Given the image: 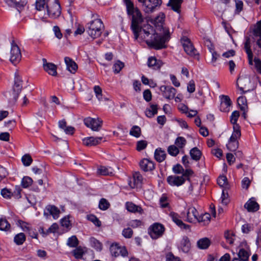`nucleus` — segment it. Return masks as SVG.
<instances>
[{
	"label": "nucleus",
	"mask_w": 261,
	"mask_h": 261,
	"mask_svg": "<svg viewBox=\"0 0 261 261\" xmlns=\"http://www.w3.org/2000/svg\"><path fill=\"white\" fill-rule=\"evenodd\" d=\"M124 3L127 14L132 17L131 28L135 39L139 37L145 39L149 37L153 32V28L148 23L141 25L143 22V17L139 9L135 7L134 3L130 0H123Z\"/></svg>",
	"instance_id": "f257e3e1"
},
{
	"label": "nucleus",
	"mask_w": 261,
	"mask_h": 261,
	"mask_svg": "<svg viewBox=\"0 0 261 261\" xmlns=\"http://www.w3.org/2000/svg\"><path fill=\"white\" fill-rule=\"evenodd\" d=\"M165 17V14L161 12L154 18L147 20L154 25L155 30L153 29L150 34L151 39L147 41V43L157 49L165 47V43L170 38L169 29L164 27Z\"/></svg>",
	"instance_id": "f03ea898"
},
{
	"label": "nucleus",
	"mask_w": 261,
	"mask_h": 261,
	"mask_svg": "<svg viewBox=\"0 0 261 261\" xmlns=\"http://www.w3.org/2000/svg\"><path fill=\"white\" fill-rule=\"evenodd\" d=\"M85 16L92 19L86 25L87 33L89 36L92 39L100 36L104 29V25L98 16L91 11L87 10L85 13Z\"/></svg>",
	"instance_id": "7ed1b4c3"
},
{
	"label": "nucleus",
	"mask_w": 261,
	"mask_h": 261,
	"mask_svg": "<svg viewBox=\"0 0 261 261\" xmlns=\"http://www.w3.org/2000/svg\"><path fill=\"white\" fill-rule=\"evenodd\" d=\"M244 48L248 56L249 64L253 65L254 62L255 67L257 71L261 73V60L257 58H255L254 60H253V54L250 49V40L249 38H246L244 43Z\"/></svg>",
	"instance_id": "20e7f679"
},
{
	"label": "nucleus",
	"mask_w": 261,
	"mask_h": 261,
	"mask_svg": "<svg viewBox=\"0 0 261 261\" xmlns=\"http://www.w3.org/2000/svg\"><path fill=\"white\" fill-rule=\"evenodd\" d=\"M141 4L143 10L146 13L155 11L162 4V0H138Z\"/></svg>",
	"instance_id": "39448f33"
},
{
	"label": "nucleus",
	"mask_w": 261,
	"mask_h": 261,
	"mask_svg": "<svg viewBox=\"0 0 261 261\" xmlns=\"http://www.w3.org/2000/svg\"><path fill=\"white\" fill-rule=\"evenodd\" d=\"M241 135L240 128L236 126L228 142L226 144V147L229 150L234 151L238 148L239 146L238 139L240 138Z\"/></svg>",
	"instance_id": "423d86ee"
},
{
	"label": "nucleus",
	"mask_w": 261,
	"mask_h": 261,
	"mask_svg": "<svg viewBox=\"0 0 261 261\" xmlns=\"http://www.w3.org/2000/svg\"><path fill=\"white\" fill-rule=\"evenodd\" d=\"M85 125L92 130L98 132L101 128L102 120L98 117L92 118L88 117L84 120Z\"/></svg>",
	"instance_id": "0eeeda50"
},
{
	"label": "nucleus",
	"mask_w": 261,
	"mask_h": 261,
	"mask_svg": "<svg viewBox=\"0 0 261 261\" xmlns=\"http://www.w3.org/2000/svg\"><path fill=\"white\" fill-rule=\"evenodd\" d=\"M237 86L241 93L249 91L252 89L250 78L247 75H241L239 77Z\"/></svg>",
	"instance_id": "6e6552de"
},
{
	"label": "nucleus",
	"mask_w": 261,
	"mask_h": 261,
	"mask_svg": "<svg viewBox=\"0 0 261 261\" xmlns=\"http://www.w3.org/2000/svg\"><path fill=\"white\" fill-rule=\"evenodd\" d=\"M21 58V54L19 47L13 40L11 42L10 60L13 65H16L20 61Z\"/></svg>",
	"instance_id": "1a4fd4ad"
},
{
	"label": "nucleus",
	"mask_w": 261,
	"mask_h": 261,
	"mask_svg": "<svg viewBox=\"0 0 261 261\" xmlns=\"http://www.w3.org/2000/svg\"><path fill=\"white\" fill-rule=\"evenodd\" d=\"M164 230V227L163 225L155 223L150 226L148 233L152 239H156L162 236Z\"/></svg>",
	"instance_id": "9d476101"
},
{
	"label": "nucleus",
	"mask_w": 261,
	"mask_h": 261,
	"mask_svg": "<svg viewBox=\"0 0 261 261\" xmlns=\"http://www.w3.org/2000/svg\"><path fill=\"white\" fill-rule=\"evenodd\" d=\"M160 91L161 95L167 100L173 99L176 93V90L170 86H161Z\"/></svg>",
	"instance_id": "9b49d317"
},
{
	"label": "nucleus",
	"mask_w": 261,
	"mask_h": 261,
	"mask_svg": "<svg viewBox=\"0 0 261 261\" xmlns=\"http://www.w3.org/2000/svg\"><path fill=\"white\" fill-rule=\"evenodd\" d=\"M48 15L53 18L58 17L61 13V6L57 0L55 1L54 4L50 6L46 5Z\"/></svg>",
	"instance_id": "f8f14e48"
},
{
	"label": "nucleus",
	"mask_w": 261,
	"mask_h": 261,
	"mask_svg": "<svg viewBox=\"0 0 261 261\" xmlns=\"http://www.w3.org/2000/svg\"><path fill=\"white\" fill-rule=\"evenodd\" d=\"M181 42L185 52L189 55L193 56L196 55V51L189 38L183 37Z\"/></svg>",
	"instance_id": "ddd939ff"
},
{
	"label": "nucleus",
	"mask_w": 261,
	"mask_h": 261,
	"mask_svg": "<svg viewBox=\"0 0 261 261\" xmlns=\"http://www.w3.org/2000/svg\"><path fill=\"white\" fill-rule=\"evenodd\" d=\"M22 81L17 73H15L14 84L13 90L14 93V99L16 101L22 89Z\"/></svg>",
	"instance_id": "4468645a"
},
{
	"label": "nucleus",
	"mask_w": 261,
	"mask_h": 261,
	"mask_svg": "<svg viewBox=\"0 0 261 261\" xmlns=\"http://www.w3.org/2000/svg\"><path fill=\"white\" fill-rule=\"evenodd\" d=\"M220 99V109L221 111L227 112L230 111L231 101L228 96L222 95L219 96Z\"/></svg>",
	"instance_id": "2eb2a0df"
},
{
	"label": "nucleus",
	"mask_w": 261,
	"mask_h": 261,
	"mask_svg": "<svg viewBox=\"0 0 261 261\" xmlns=\"http://www.w3.org/2000/svg\"><path fill=\"white\" fill-rule=\"evenodd\" d=\"M168 183L171 186L179 187L185 182V178L183 176L171 175L167 177Z\"/></svg>",
	"instance_id": "dca6fc26"
},
{
	"label": "nucleus",
	"mask_w": 261,
	"mask_h": 261,
	"mask_svg": "<svg viewBox=\"0 0 261 261\" xmlns=\"http://www.w3.org/2000/svg\"><path fill=\"white\" fill-rule=\"evenodd\" d=\"M169 216L172 220L181 229L186 230L189 229V225L185 224L180 219V217L177 213L171 212L169 214Z\"/></svg>",
	"instance_id": "f3484780"
},
{
	"label": "nucleus",
	"mask_w": 261,
	"mask_h": 261,
	"mask_svg": "<svg viewBox=\"0 0 261 261\" xmlns=\"http://www.w3.org/2000/svg\"><path fill=\"white\" fill-rule=\"evenodd\" d=\"M198 218V212L196 209L193 206L189 207L187 212V221L190 223H195Z\"/></svg>",
	"instance_id": "a211bd4d"
},
{
	"label": "nucleus",
	"mask_w": 261,
	"mask_h": 261,
	"mask_svg": "<svg viewBox=\"0 0 261 261\" xmlns=\"http://www.w3.org/2000/svg\"><path fill=\"white\" fill-rule=\"evenodd\" d=\"M60 213L59 208L55 205H47L44 212V215L47 217L49 215H51L55 219L59 218Z\"/></svg>",
	"instance_id": "6ab92c4d"
},
{
	"label": "nucleus",
	"mask_w": 261,
	"mask_h": 261,
	"mask_svg": "<svg viewBox=\"0 0 261 261\" xmlns=\"http://www.w3.org/2000/svg\"><path fill=\"white\" fill-rule=\"evenodd\" d=\"M141 168L144 171H149L154 169V165L152 161L144 159L140 163Z\"/></svg>",
	"instance_id": "aec40b11"
},
{
	"label": "nucleus",
	"mask_w": 261,
	"mask_h": 261,
	"mask_svg": "<svg viewBox=\"0 0 261 261\" xmlns=\"http://www.w3.org/2000/svg\"><path fill=\"white\" fill-rule=\"evenodd\" d=\"M102 139V137L95 138L93 137H86L83 139V144L86 146L96 145L100 143Z\"/></svg>",
	"instance_id": "412c9836"
},
{
	"label": "nucleus",
	"mask_w": 261,
	"mask_h": 261,
	"mask_svg": "<svg viewBox=\"0 0 261 261\" xmlns=\"http://www.w3.org/2000/svg\"><path fill=\"white\" fill-rule=\"evenodd\" d=\"M178 247L183 252H188L191 247V244L188 238L187 237L183 238L178 244Z\"/></svg>",
	"instance_id": "4be33fe9"
},
{
	"label": "nucleus",
	"mask_w": 261,
	"mask_h": 261,
	"mask_svg": "<svg viewBox=\"0 0 261 261\" xmlns=\"http://www.w3.org/2000/svg\"><path fill=\"white\" fill-rule=\"evenodd\" d=\"M64 61L66 65V69L71 73H74L77 69V65L74 61H73L69 57H65Z\"/></svg>",
	"instance_id": "5701e85b"
},
{
	"label": "nucleus",
	"mask_w": 261,
	"mask_h": 261,
	"mask_svg": "<svg viewBox=\"0 0 261 261\" xmlns=\"http://www.w3.org/2000/svg\"><path fill=\"white\" fill-rule=\"evenodd\" d=\"M133 181L131 180L128 181V185L131 188H135L139 186L142 181V176L138 173H136L133 176Z\"/></svg>",
	"instance_id": "b1692460"
},
{
	"label": "nucleus",
	"mask_w": 261,
	"mask_h": 261,
	"mask_svg": "<svg viewBox=\"0 0 261 261\" xmlns=\"http://www.w3.org/2000/svg\"><path fill=\"white\" fill-rule=\"evenodd\" d=\"M147 64L149 67H152L154 69H158L162 66L163 63L161 61L158 60L155 58L151 57L148 59Z\"/></svg>",
	"instance_id": "393cba45"
},
{
	"label": "nucleus",
	"mask_w": 261,
	"mask_h": 261,
	"mask_svg": "<svg viewBox=\"0 0 261 261\" xmlns=\"http://www.w3.org/2000/svg\"><path fill=\"white\" fill-rule=\"evenodd\" d=\"M125 207L128 212L131 213H139L140 214L143 213V210L140 206L136 205L132 202H126Z\"/></svg>",
	"instance_id": "a878e982"
},
{
	"label": "nucleus",
	"mask_w": 261,
	"mask_h": 261,
	"mask_svg": "<svg viewBox=\"0 0 261 261\" xmlns=\"http://www.w3.org/2000/svg\"><path fill=\"white\" fill-rule=\"evenodd\" d=\"M93 90L96 97L100 102H103L109 100V98L105 97L103 95L102 89L99 86H95L93 88Z\"/></svg>",
	"instance_id": "bb28decb"
},
{
	"label": "nucleus",
	"mask_w": 261,
	"mask_h": 261,
	"mask_svg": "<svg viewBox=\"0 0 261 261\" xmlns=\"http://www.w3.org/2000/svg\"><path fill=\"white\" fill-rule=\"evenodd\" d=\"M245 207L249 212H255L258 210L259 205L256 202L252 199H249L245 204Z\"/></svg>",
	"instance_id": "cd10ccee"
},
{
	"label": "nucleus",
	"mask_w": 261,
	"mask_h": 261,
	"mask_svg": "<svg viewBox=\"0 0 261 261\" xmlns=\"http://www.w3.org/2000/svg\"><path fill=\"white\" fill-rule=\"evenodd\" d=\"M200 185L198 182L192 183L189 187L188 192L190 194L196 196L200 192Z\"/></svg>",
	"instance_id": "c85d7f7f"
},
{
	"label": "nucleus",
	"mask_w": 261,
	"mask_h": 261,
	"mask_svg": "<svg viewBox=\"0 0 261 261\" xmlns=\"http://www.w3.org/2000/svg\"><path fill=\"white\" fill-rule=\"evenodd\" d=\"M253 33L254 36L260 37V39L257 41L256 43L259 47H261V20L258 21L255 25Z\"/></svg>",
	"instance_id": "c756f323"
},
{
	"label": "nucleus",
	"mask_w": 261,
	"mask_h": 261,
	"mask_svg": "<svg viewBox=\"0 0 261 261\" xmlns=\"http://www.w3.org/2000/svg\"><path fill=\"white\" fill-rule=\"evenodd\" d=\"M238 255L240 259V260L238 259L239 261H247L250 255V253L247 248L245 249L242 248L240 249ZM235 259L236 258H234L233 259ZM236 259H237V258Z\"/></svg>",
	"instance_id": "7c9ffc66"
},
{
	"label": "nucleus",
	"mask_w": 261,
	"mask_h": 261,
	"mask_svg": "<svg viewBox=\"0 0 261 261\" xmlns=\"http://www.w3.org/2000/svg\"><path fill=\"white\" fill-rule=\"evenodd\" d=\"M166 152L164 150L159 148L154 151V158L159 162L163 161L166 158Z\"/></svg>",
	"instance_id": "2f4dec72"
},
{
	"label": "nucleus",
	"mask_w": 261,
	"mask_h": 261,
	"mask_svg": "<svg viewBox=\"0 0 261 261\" xmlns=\"http://www.w3.org/2000/svg\"><path fill=\"white\" fill-rule=\"evenodd\" d=\"M43 68L46 72L52 76H56L57 74V66L53 63H49Z\"/></svg>",
	"instance_id": "473e14b6"
},
{
	"label": "nucleus",
	"mask_w": 261,
	"mask_h": 261,
	"mask_svg": "<svg viewBox=\"0 0 261 261\" xmlns=\"http://www.w3.org/2000/svg\"><path fill=\"white\" fill-rule=\"evenodd\" d=\"M90 245L98 251L102 250V244L95 238L91 237L89 239Z\"/></svg>",
	"instance_id": "72a5a7b5"
},
{
	"label": "nucleus",
	"mask_w": 261,
	"mask_h": 261,
	"mask_svg": "<svg viewBox=\"0 0 261 261\" xmlns=\"http://www.w3.org/2000/svg\"><path fill=\"white\" fill-rule=\"evenodd\" d=\"M12 4L8 5L11 7H15L20 12L22 8L27 4V0H12Z\"/></svg>",
	"instance_id": "f704fd0d"
},
{
	"label": "nucleus",
	"mask_w": 261,
	"mask_h": 261,
	"mask_svg": "<svg viewBox=\"0 0 261 261\" xmlns=\"http://www.w3.org/2000/svg\"><path fill=\"white\" fill-rule=\"evenodd\" d=\"M182 2V0H170L168 6H170L173 11L179 12Z\"/></svg>",
	"instance_id": "c9c22d12"
},
{
	"label": "nucleus",
	"mask_w": 261,
	"mask_h": 261,
	"mask_svg": "<svg viewBox=\"0 0 261 261\" xmlns=\"http://www.w3.org/2000/svg\"><path fill=\"white\" fill-rule=\"evenodd\" d=\"M210 241L207 238H204L198 241L197 244L199 248L201 249H205L208 248L210 245Z\"/></svg>",
	"instance_id": "e433bc0d"
},
{
	"label": "nucleus",
	"mask_w": 261,
	"mask_h": 261,
	"mask_svg": "<svg viewBox=\"0 0 261 261\" xmlns=\"http://www.w3.org/2000/svg\"><path fill=\"white\" fill-rule=\"evenodd\" d=\"M113 170L111 167L100 166L97 169V173L102 175H108L112 174Z\"/></svg>",
	"instance_id": "4c0bfd02"
},
{
	"label": "nucleus",
	"mask_w": 261,
	"mask_h": 261,
	"mask_svg": "<svg viewBox=\"0 0 261 261\" xmlns=\"http://www.w3.org/2000/svg\"><path fill=\"white\" fill-rule=\"evenodd\" d=\"M79 243V241L75 236H72L69 237L67 241L66 244L68 246L71 248L77 247Z\"/></svg>",
	"instance_id": "58836bf2"
},
{
	"label": "nucleus",
	"mask_w": 261,
	"mask_h": 261,
	"mask_svg": "<svg viewBox=\"0 0 261 261\" xmlns=\"http://www.w3.org/2000/svg\"><path fill=\"white\" fill-rule=\"evenodd\" d=\"M158 112L157 106L152 105L145 111L146 116L151 118L155 115Z\"/></svg>",
	"instance_id": "ea45409f"
},
{
	"label": "nucleus",
	"mask_w": 261,
	"mask_h": 261,
	"mask_svg": "<svg viewBox=\"0 0 261 261\" xmlns=\"http://www.w3.org/2000/svg\"><path fill=\"white\" fill-rule=\"evenodd\" d=\"M239 112L237 111H234L231 113V115L230 117V122L233 124V129L236 126H237L240 128V126H239L238 124H237V122L239 117Z\"/></svg>",
	"instance_id": "a19ab883"
},
{
	"label": "nucleus",
	"mask_w": 261,
	"mask_h": 261,
	"mask_svg": "<svg viewBox=\"0 0 261 261\" xmlns=\"http://www.w3.org/2000/svg\"><path fill=\"white\" fill-rule=\"evenodd\" d=\"M190 153L192 159L195 161L199 160L201 155V151L196 147L192 148L190 150Z\"/></svg>",
	"instance_id": "79ce46f5"
},
{
	"label": "nucleus",
	"mask_w": 261,
	"mask_h": 261,
	"mask_svg": "<svg viewBox=\"0 0 261 261\" xmlns=\"http://www.w3.org/2000/svg\"><path fill=\"white\" fill-rule=\"evenodd\" d=\"M221 203L224 205H227L229 202L228 194L225 189H223L222 192L221 196L220 198Z\"/></svg>",
	"instance_id": "37998d69"
},
{
	"label": "nucleus",
	"mask_w": 261,
	"mask_h": 261,
	"mask_svg": "<svg viewBox=\"0 0 261 261\" xmlns=\"http://www.w3.org/2000/svg\"><path fill=\"white\" fill-rule=\"evenodd\" d=\"M210 214L208 213H205L199 217L198 216V218L197 221L203 223V225H206L210 222Z\"/></svg>",
	"instance_id": "c03bdc74"
},
{
	"label": "nucleus",
	"mask_w": 261,
	"mask_h": 261,
	"mask_svg": "<svg viewBox=\"0 0 261 261\" xmlns=\"http://www.w3.org/2000/svg\"><path fill=\"white\" fill-rule=\"evenodd\" d=\"M25 241V236L23 233L16 234L14 238V242L18 245H22Z\"/></svg>",
	"instance_id": "a18cd8bd"
},
{
	"label": "nucleus",
	"mask_w": 261,
	"mask_h": 261,
	"mask_svg": "<svg viewBox=\"0 0 261 261\" xmlns=\"http://www.w3.org/2000/svg\"><path fill=\"white\" fill-rule=\"evenodd\" d=\"M120 246L117 243H113L111 245L110 250L111 254L115 257L119 255Z\"/></svg>",
	"instance_id": "49530a36"
},
{
	"label": "nucleus",
	"mask_w": 261,
	"mask_h": 261,
	"mask_svg": "<svg viewBox=\"0 0 261 261\" xmlns=\"http://www.w3.org/2000/svg\"><path fill=\"white\" fill-rule=\"evenodd\" d=\"M11 225L5 219H0V230L3 231H8L10 229Z\"/></svg>",
	"instance_id": "de8ad7c7"
},
{
	"label": "nucleus",
	"mask_w": 261,
	"mask_h": 261,
	"mask_svg": "<svg viewBox=\"0 0 261 261\" xmlns=\"http://www.w3.org/2000/svg\"><path fill=\"white\" fill-rule=\"evenodd\" d=\"M141 132L140 127L138 126L134 125L131 128L129 134L136 138H139L141 135Z\"/></svg>",
	"instance_id": "09e8293b"
},
{
	"label": "nucleus",
	"mask_w": 261,
	"mask_h": 261,
	"mask_svg": "<svg viewBox=\"0 0 261 261\" xmlns=\"http://www.w3.org/2000/svg\"><path fill=\"white\" fill-rule=\"evenodd\" d=\"M217 183L220 187L226 189L228 187L227 179L226 176H220L217 179Z\"/></svg>",
	"instance_id": "8fccbe9b"
},
{
	"label": "nucleus",
	"mask_w": 261,
	"mask_h": 261,
	"mask_svg": "<svg viewBox=\"0 0 261 261\" xmlns=\"http://www.w3.org/2000/svg\"><path fill=\"white\" fill-rule=\"evenodd\" d=\"M110 205V203L106 199L101 198L99 202L98 207L100 210L105 211L109 207Z\"/></svg>",
	"instance_id": "3c124183"
},
{
	"label": "nucleus",
	"mask_w": 261,
	"mask_h": 261,
	"mask_svg": "<svg viewBox=\"0 0 261 261\" xmlns=\"http://www.w3.org/2000/svg\"><path fill=\"white\" fill-rule=\"evenodd\" d=\"M1 194L3 198L6 199H10L13 196V193L11 190L7 188L1 190Z\"/></svg>",
	"instance_id": "603ef678"
},
{
	"label": "nucleus",
	"mask_w": 261,
	"mask_h": 261,
	"mask_svg": "<svg viewBox=\"0 0 261 261\" xmlns=\"http://www.w3.org/2000/svg\"><path fill=\"white\" fill-rule=\"evenodd\" d=\"M87 218L88 220L92 222L95 226L100 227L101 225V222L99 219L93 215H87Z\"/></svg>",
	"instance_id": "864d4df0"
},
{
	"label": "nucleus",
	"mask_w": 261,
	"mask_h": 261,
	"mask_svg": "<svg viewBox=\"0 0 261 261\" xmlns=\"http://www.w3.org/2000/svg\"><path fill=\"white\" fill-rule=\"evenodd\" d=\"M33 183V179L29 176H24L21 180V185L24 188H27Z\"/></svg>",
	"instance_id": "5fc2aeb1"
},
{
	"label": "nucleus",
	"mask_w": 261,
	"mask_h": 261,
	"mask_svg": "<svg viewBox=\"0 0 261 261\" xmlns=\"http://www.w3.org/2000/svg\"><path fill=\"white\" fill-rule=\"evenodd\" d=\"M71 253L76 259H82V247L80 246L76 247L71 251Z\"/></svg>",
	"instance_id": "6e6d98bb"
},
{
	"label": "nucleus",
	"mask_w": 261,
	"mask_h": 261,
	"mask_svg": "<svg viewBox=\"0 0 261 261\" xmlns=\"http://www.w3.org/2000/svg\"><path fill=\"white\" fill-rule=\"evenodd\" d=\"M124 67L123 62L118 61L113 65V71L115 73H118Z\"/></svg>",
	"instance_id": "4d7b16f0"
},
{
	"label": "nucleus",
	"mask_w": 261,
	"mask_h": 261,
	"mask_svg": "<svg viewBox=\"0 0 261 261\" xmlns=\"http://www.w3.org/2000/svg\"><path fill=\"white\" fill-rule=\"evenodd\" d=\"M224 237L227 242L229 244H232L233 243L234 240L235 239V236L233 235L232 232L227 231L225 232Z\"/></svg>",
	"instance_id": "13d9d810"
},
{
	"label": "nucleus",
	"mask_w": 261,
	"mask_h": 261,
	"mask_svg": "<svg viewBox=\"0 0 261 261\" xmlns=\"http://www.w3.org/2000/svg\"><path fill=\"white\" fill-rule=\"evenodd\" d=\"M186 143V139L182 137L177 138L175 141V144L178 148H181L185 146Z\"/></svg>",
	"instance_id": "bf43d9fd"
},
{
	"label": "nucleus",
	"mask_w": 261,
	"mask_h": 261,
	"mask_svg": "<svg viewBox=\"0 0 261 261\" xmlns=\"http://www.w3.org/2000/svg\"><path fill=\"white\" fill-rule=\"evenodd\" d=\"M209 50L212 54V60L211 63L212 64L215 66V63L218 60V58L219 57V55L217 54L216 51H215L214 49L212 47H209Z\"/></svg>",
	"instance_id": "052dcab7"
},
{
	"label": "nucleus",
	"mask_w": 261,
	"mask_h": 261,
	"mask_svg": "<svg viewBox=\"0 0 261 261\" xmlns=\"http://www.w3.org/2000/svg\"><path fill=\"white\" fill-rule=\"evenodd\" d=\"M21 161L25 166H30L33 161L31 156L29 154L24 155L21 158Z\"/></svg>",
	"instance_id": "680f3d73"
},
{
	"label": "nucleus",
	"mask_w": 261,
	"mask_h": 261,
	"mask_svg": "<svg viewBox=\"0 0 261 261\" xmlns=\"http://www.w3.org/2000/svg\"><path fill=\"white\" fill-rule=\"evenodd\" d=\"M246 99L244 96H240L238 98V103L242 110H245L246 108Z\"/></svg>",
	"instance_id": "e2e57ef3"
},
{
	"label": "nucleus",
	"mask_w": 261,
	"mask_h": 261,
	"mask_svg": "<svg viewBox=\"0 0 261 261\" xmlns=\"http://www.w3.org/2000/svg\"><path fill=\"white\" fill-rule=\"evenodd\" d=\"M168 152L170 155L176 156L179 153V150L177 147L171 145L168 148Z\"/></svg>",
	"instance_id": "0e129e2a"
},
{
	"label": "nucleus",
	"mask_w": 261,
	"mask_h": 261,
	"mask_svg": "<svg viewBox=\"0 0 261 261\" xmlns=\"http://www.w3.org/2000/svg\"><path fill=\"white\" fill-rule=\"evenodd\" d=\"M18 225L22 228L24 231H27L31 227L29 224L21 220L18 221Z\"/></svg>",
	"instance_id": "69168bd1"
},
{
	"label": "nucleus",
	"mask_w": 261,
	"mask_h": 261,
	"mask_svg": "<svg viewBox=\"0 0 261 261\" xmlns=\"http://www.w3.org/2000/svg\"><path fill=\"white\" fill-rule=\"evenodd\" d=\"M58 229V225L55 223H53L48 229H47L45 232V236L51 233L56 232Z\"/></svg>",
	"instance_id": "338daca9"
},
{
	"label": "nucleus",
	"mask_w": 261,
	"mask_h": 261,
	"mask_svg": "<svg viewBox=\"0 0 261 261\" xmlns=\"http://www.w3.org/2000/svg\"><path fill=\"white\" fill-rule=\"evenodd\" d=\"M160 204L162 207H167L168 206L169 202L166 196L163 195L160 200Z\"/></svg>",
	"instance_id": "774afa93"
}]
</instances>
